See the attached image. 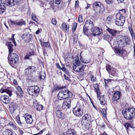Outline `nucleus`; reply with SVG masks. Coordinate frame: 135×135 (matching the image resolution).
<instances>
[{"label":"nucleus","instance_id":"obj_46","mask_svg":"<svg viewBox=\"0 0 135 135\" xmlns=\"http://www.w3.org/2000/svg\"><path fill=\"white\" fill-rule=\"evenodd\" d=\"M106 69L108 72L109 73L111 70V66L109 65H106Z\"/></svg>","mask_w":135,"mask_h":135},{"label":"nucleus","instance_id":"obj_12","mask_svg":"<svg viewBox=\"0 0 135 135\" xmlns=\"http://www.w3.org/2000/svg\"><path fill=\"white\" fill-rule=\"evenodd\" d=\"M26 122L28 124H31L33 122V119L32 116L28 113H26L23 115Z\"/></svg>","mask_w":135,"mask_h":135},{"label":"nucleus","instance_id":"obj_48","mask_svg":"<svg viewBox=\"0 0 135 135\" xmlns=\"http://www.w3.org/2000/svg\"><path fill=\"white\" fill-rule=\"evenodd\" d=\"M106 22L108 24H110L111 22V19L110 17L108 16L106 20Z\"/></svg>","mask_w":135,"mask_h":135},{"label":"nucleus","instance_id":"obj_35","mask_svg":"<svg viewBox=\"0 0 135 135\" xmlns=\"http://www.w3.org/2000/svg\"><path fill=\"white\" fill-rule=\"evenodd\" d=\"M61 27L63 30L64 32H66L69 31V25L68 26L67 25L64 23H62L61 25Z\"/></svg>","mask_w":135,"mask_h":135},{"label":"nucleus","instance_id":"obj_40","mask_svg":"<svg viewBox=\"0 0 135 135\" xmlns=\"http://www.w3.org/2000/svg\"><path fill=\"white\" fill-rule=\"evenodd\" d=\"M31 17L32 20L37 22L38 20L37 18L36 15L35 14L32 13L31 15Z\"/></svg>","mask_w":135,"mask_h":135},{"label":"nucleus","instance_id":"obj_30","mask_svg":"<svg viewBox=\"0 0 135 135\" xmlns=\"http://www.w3.org/2000/svg\"><path fill=\"white\" fill-rule=\"evenodd\" d=\"M66 135H76L75 131L72 129H69L66 132Z\"/></svg>","mask_w":135,"mask_h":135},{"label":"nucleus","instance_id":"obj_52","mask_svg":"<svg viewBox=\"0 0 135 135\" xmlns=\"http://www.w3.org/2000/svg\"><path fill=\"white\" fill-rule=\"evenodd\" d=\"M14 35L13 34V35H12V37L11 38V40L12 41L13 43H14V44L15 46H16V45H15L16 42H15V39H14Z\"/></svg>","mask_w":135,"mask_h":135},{"label":"nucleus","instance_id":"obj_31","mask_svg":"<svg viewBox=\"0 0 135 135\" xmlns=\"http://www.w3.org/2000/svg\"><path fill=\"white\" fill-rule=\"evenodd\" d=\"M33 106L37 111H41L42 110L43 108V106L42 105H39L37 104L36 105L35 104H34V103H33Z\"/></svg>","mask_w":135,"mask_h":135},{"label":"nucleus","instance_id":"obj_57","mask_svg":"<svg viewBox=\"0 0 135 135\" xmlns=\"http://www.w3.org/2000/svg\"><path fill=\"white\" fill-rule=\"evenodd\" d=\"M61 1V0H56L55 1V3L57 4H60Z\"/></svg>","mask_w":135,"mask_h":135},{"label":"nucleus","instance_id":"obj_2","mask_svg":"<svg viewBox=\"0 0 135 135\" xmlns=\"http://www.w3.org/2000/svg\"><path fill=\"white\" fill-rule=\"evenodd\" d=\"M93 8L95 12L98 14H102L105 8L103 5L99 2H95L93 4Z\"/></svg>","mask_w":135,"mask_h":135},{"label":"nucleus","instance_id":"obj_23","mask_svg":"<svg viewBox=\"0 0 135 135\" xmlns=\"http://www.w3.org/2000/svg\"><path fill=\"white\" fill-rule=\"evenodd\" d=\"M47 2L46 3V6L49 5L48 8L51 7L53 9H54V0H47Z\"/></svg>","mask_w":135,"mask_h":135},{"label":"nucleus","instance_id":"obj_64","mask_svg":"<svg viewBox=\"0 0 135 135\" xmlns=\"http://www.w3.org/2000/svg\"><path fill=\"white\" fill-rule=\"evenodd\" d=\"M133 49H134V57H135V44H134V45L133 47Z\"/></svg>","mask_w":135,"mask_h":135},{"label":"nucleus","instance_id":"obj_28","mask_svg":"<svg viewBox=\"0 0 135 135\" xmlns=\"http://www.w3.org/2000/svg\"><path fill=\"white\" fill-rule=\"evenodd\" d=\"M5 4L9 7H12L15 6L13 0H5Z\"/></svg>","mask_w":135,"mask_h":135},{"label":"nucleus","instance_id":"obj_37","mask_svg":"<svg viewBox=\"0 0 135 135\" xmlns=\"http://www.w3.org/2000/svg\"><path fill=\"white\" fill-rule=\"evenodd\" d=\"M81 64V63L79 60L78 56H75V59L74 61V63L73 64V65H80Z\"/></svg>","mask_w":135,"mask_h":135},{"label":"nucleus","instance_id":"obj_7","mask_svg":"<svg viewBox=\"0 0 135 135\" xmlns=\"http://www.w3.org/2000/svg\"><path fill=\"white\" fill-rule=\"evenodd\" d=\"M115 17V24L119 26H123L125 22V17L122 15L120 12L116 15Z\"/></svg>","mask_w":135,"mask_h":135},{"label":"nucleus","instance_id":"obj_29","mask_svg":"<svg viewBox=\"0 0 135 135\" xmlns=\"http://www.w3.org/2000/svg\"><path fill=\"white\" fill-rule=\"evenodd\" d=\"M57 97L59 100H62L63 99H66L65 95L61 90L59 93L57 95Z\"/></svg>","mask_w":135,"mask_h":135},{"label":"nucleus","instance_id":"obj_6","mask_svg":"<svg viewBox=\"0 0 135 135\" xmlns=\"http://www.w3.org/2000/svg\"><path fill=\"white\" fill-rule=\"evenodd\" d=\"M128 39L127 36H119L117 38V41L120 47H124L128 44Z\"/></svg>","mask_w":135,"mask_h":135},{"label":"nucleus","instance_id":"obj_25","mask_svg":"<svg viewBox=\"0 0 135 135\" xmlns=\"http://www.w3.org/2000/svg\"><path fill=\"white\" fill-rule=\"evenodd\" d=\"M5 4L2 2V0H0V14L2 13L6 10Z\"/></svg>","mask_w":135,"mask_h":135},{"label":"nucleus","instance_id":"obj_10","mask_svg":"<svg viewBox=\"0 0 135 135\" xmlns=\"http://www.w3.org/2000/svg\"><path fill=\"white\" fill-rule=\"evenodd\" d=\"M11 22L12 24L20 27H21L23 25H26L25 22L22 19L15 21H11Z\"/></svg>","mask_w":135,"mask_h":135},{"label":"nucleus","instance_id":"obj_43","mask_svg":"<svg viewBox=\"0 0 135 135\" xmlns=\"http://www.w3.org/2000/svg\"><path fill=\"white\" fill-rule=\"evenodd\" d=\"M12 107L13 110H15L17 109L18 105L15 103H13L12 104Z\"/></svg>","mask_w":135,"mask_h":135},{"label":"nucleus","instance_id":"obj_39","mask_svg":"<svg viewBox=\"0 0 135 135\" xmlns=\"http://www.w3.org/2000/svg\"><path fill=\"white\" fill-rule=\"evenodd\" d=\"M4 134L5 135H13V133L10 130L6 129L4 132Z\"/></svg>","mask_w":135,"mask_h":135},{"label":"nucleus","instance_id":"obj_1","mask_svg":"<svg viewBox=\"0 0 135 135\" xmlns=\"http://www.w3.org/2000/svg\"><path fill=\"white\" fill-rule=\"evenodd\" d=\"M122 112L124 117L126 119L131 120L135 118V109L134 108L126 109Z\"/></svg>","mask_w":135,"mask_h":135},{"label":"nucleus","instance_id":"obj_38","mask_svg":"<svg viewBox=\"0 0 135 135\" xmlns=\"http://www.w3.org/2000/svg\"><path fill=\"white\" fill-rule=\"evenodd\" d=\"M117 53L120 56H122L123 53V51L122 48H117L115 49Z\"/></svg>","mask_w":135,"mask_h":135},{"label":"nucleus","instance_id":"obj_49","mask_svg":"<svg viewBox=\"0 0 135 135\" xmlns=\"http://www.w3.org/2000/svg\"><path fill=\"white\" fill-rule=\"evenodd\" d=\"M101 113L103 115H104L105 116L107 113V111L106 109H103L101 111Z\"/></svg>","mask_w":135,"mask_h":135},{"label":"nucleus","instance_id":"obj_32","mask_svg":"<svg viewBox=\"0 0 135 135\" xmlns=\"http://www.w3.org/2000/svg\"><path fill=\"white\" fill-rule=\"evenodd\" d=\"M46 76V74L45 73L41 71L39 73L38 77L41 80L44 79Z\"/></svg>","mask_w":135,"mask_h":135},{"label":"nucleus","instance_id":"obj_47","mask_svg":"<svg viewBox=\"0 0 135 135\" xmlns=\"http://www.w3.org/2000/svg\"><path fill=\"white\" fill-rule=\"evenodd\" d=\"M106 3L108 4H111L114 2V0H105Z\"/></svg>","mask_w":135,"mask_h":135},{"label":"nucleus","instance_id":"obj_50","mask_svg":"<svg viewBox=\"0 0 135 135\" xmlns=\"http://www.w3.org/2000/svg\"><path fill=\"white\" fill-rule=\"evenodd\" d=\"M78 22L80 23H82L83 21L82 17L81 15H79L78 18Z\"/></svg>","mask_w":135,"mask_h":135},{"label":"nucleus","instance_id":"obj_33","mask_svg":"<svg viewBox=\"0 0 135 135\" xmlns=\"http://www.w3.org/2000/svg\"><path fill=\"white\" fill-rule=\"evenodd\" d=\"M8 46V49L9 50V53H10L13 51V45L12 44L11 42H9L7 43Z\"/></svg>","mask_w":135,"mask_h":135},{"label":"nucleus","instance_id":"obj_34","mask_svg":"<svg viewBox=\"0 0 135 135\" xmlns=\"http://www.w3.org/2000/svg\"><path fill=\"white\" fill-rule=\"evenodd\" d=\"M98 99H99V101L101 104L104 105L106 103V101L105 100V98L104 97L103 95H101L100 98Z\"/></svg>","mask_w":135,"mask_h":135},{"label":"nucleus","instance_id":"obj_3","mask_svg":"<svg viewBox=\"0 0 135 135\" xmlns=\"http://www.w3.org/2000/svg\"><path fill=\"white\" fill-rule=\"evenodd\" d=\"M8 61L9 64L13 67L18 62L19 60L18 56L15 53H9L8 57Z\"/></svg>","mask_w":135,"mask_h":135},{"label":"nucleus","instance_id":"obj_16","mask_svg":"<svg viewBox=\"0 0 135 135\" xmlns=\"http://www.w3.org/2000/svg\"><path fill=\"white\" fill-rule=\"evenodd\" d=\"M71 100L69 98H66L64 100L63 103V108L66 106L68 108H69L71 107Z\"/></svg>","mask_w":135,"mask_h":135},{"label":"nucleus","instance_id":"obj_51","mask_svg":"<svg viewBox=\"0 0 135 135\" xmlns=\"http://www.w3.org/2000/svg\"><path fill=\"white\" fill-rule=\"evenodd\" d=\"M110 37L107 34H105L103 36V38L105 40L109 38Z\"/></svg>","mask_w":135,"mask_h":135},{"label":"nucleus","instance_id":"obj_58","mask_svg":"<svg viewBox=\"0 0 135 135\" xmlns=\"http://www.w3.org/2000/svg\"><path fill=\"white\" fill-rule=\"evenodd\" d=\"M89 62V61L88 60L83 59V60L81 62L84 64H86L88 63Z\"/></svg>","mask_w":135,"mask_h":135},{"label":"nucleus","instance_id":"obj_63","mask_svg":"<svg viewBox=\"0 0 135 135\" xmlns=\"http://www.w3.org/2000/svg\"><path fill=\"white\" fill-rule=\"evenodd\" d=\"M0 92L1 93H3L4 92H5V89H3L2 88L0 90Z\"/></svg>","mask_w":135,"mask_h":135},{"label":"nucleus","instance_id":"obj_4","mask_svg":"<svg viewBox=\"0 0 135 135\" xmlns=\"http://www.w3.org/2000/svg\"><path fill=\"white\" fill-rule=\"evenodd\" d=\"M29 94L33 96H36L38 95L40 91L39 87L37 86H32L27 89Z\"/></svg>","mask_w":135,"mask_h":135},{"label":"nucleus","instance_id":"obj_18","mask_svg":"<svg viewBox=\"0 0 135 135\" xmlns=\"http://www.w3.org/2000/svg\"><path fill=\"white\" fill-rule=\"evenodd\" d=\"M1 100L3 103L6 104H8L10 102L9 98L6 95H2Z\"/></svg>","mask_w":135,"mask_h":135},{"label":"nucleus","instance_id":"obj_13","mask_svg":"<svg viewBox=\"0 0 135 135\" xmlns=\"http://www.w3.org/2000/svg\"><path fill=\"white\" fill-rule=\"evenodd\" d=\"M35 67L33 66H30L25 69V74L26 75H29L35 70Z\"/></svg>","mask_w":135,"mask_h":135},{"label":"nucleus","instance_id":"obj_8","mask_svg":"<svg viewBox=\"0 0 135 135\" xmlns=\"http://www.w3.org/2000/svg\"><path fill=\"white\" fill-rule=\"evenodd\" d=\"M86 66V65H82L81 64L80 65H73V69L74 71L81 73L84 70V68Z\"/></svg>","mask_w":135,"mask_h":135},{"label":"nucleus","instance_id":"obj_42","mask_svg":"<svg viewBox=\"0 0 135 135\" xmlns=\"http://www.w3.org/2000/svg\"><path fill=\"white\" fill-rule=\"evenodd\" d=\"M128 28L129 29L130 33H131V35L132 36V37H134V33L133 31L132 28L131 27L129 26L128 27Z\"/></svg>","mask_w":135,"mask_h":135},{"label":"nucleus","instance_id":"obj_44","mask_svg":"<svg viewBox=\"0 0 135 135\" xmlns=\"http://www.w3.org/2000/svg\"><path fill=\"white\" fill-rule=\"evenodd\" d=\"M9 124L13 129H16L17 128V127L14 124L10 122L9 123Z\"/></svg>","mask_w":135,"mask_h":135},{"label":"nucleus","instance_id":"obj_55","mask_svg":"<svg viewBox=\"0 0 135 135\" xmlns=\"http://www.w3.org/2000/svg\"><path fill=\"white\" fill-rule=\"evenodd\" d=\"M91 80V81L94 82L95 81L96 78L94 77V76L91 75L90 76Z\"/></svg>","mask_w":135,"mask_h":135},{"label":"nucleus","instance_id":"obj_62","mask_svg":"<svg viewBox=\"0 0 135 135\" xmlns=\"http://www.w3.org/2000/svg\"><path fill=\"white\" fill-rule=\"evenodd\" d=\"M17 122L20 126H22V123L20 120L17 121Z\"/></svg>","mask_w":135,"mask_h":135},{"label":"nucleus","instance_id":"obj_22","mask_svg":"<svg viewBox=\"0 0 135 135\" xmlns=\"http://www.w3.org/2000/svg\"><path fill=\"white\" fill-rule=\"evenodd\" d=\"M106 30L113 36H115L118 33L117 31L114 29L108 28Z\"/></svg>","mask_w":135,"mask_h":135},{"label":"nucleus","instance_id":"obj_36","mask_svg":"<svg viewBox=\"0 0 135 135\" xmlns=\"http://www.w3.org/2000/svg\"><path fill=\"white\" fill-rule=\"evenodd\" d=\"M75 107L77 108V109L78 108L79 109H80L83 112L84 107L83 104L77 103L76 106Z\"/></svg>","mask_w":135,"mask_h":135},{"label":"nucleus","instance_id":"obj_17","mask_svg":"<svg viewBox=\"0 0 135 135\" xmlns=\"http://www.w3.org/2000/svg\"><path fill=\"white\" fill-rule=\"evenodd\" d=\"M61 90L65 95L66 98H70L72 97V93L68 89H62Z\"/></svg>","mask_w":135,"mask_h":135},{"label":"nucleus","instance_id":"obj_11","mask_svg":"<svg viewBox=\"0 0 135 135\" xmlns=\"http://www.w3.org/2000/svg\"><path fill=\"white\" fill-rule=\"evenodd\" d=\"M120 92L118 91L114 93L112 99L113 103H115L117 102L120 98Z\"/></svg>","mask_w":135,"mask_h":135},{"label":"nucleus","instance_id":"obj_19","mask_svg":"<svg viewBox=\"0 0 135 135\" xmlns=\"http://www.w3.org/2000/svg\"><path fill=\"white\" fill-rule=\"evenodd\" d=\"M21 37L26 42H28L31 41L30 35L26 33L23 34Z\"/></svg>","mask_w":135,"mask_h":135},{"label":"nucleus","instance_id":"obj_9","mask_svg":"<svg viewBox=\"0 0 135 135\" xmlns=\"http://www.w3.org/2000/svg\"><path fill=\"white\" fill-rule=\"evenodd\" d=\"M92 32V35L95 36L97 35H100L102 32V29L96 27H94L91 30Z\"/></svg>","mask_w":135,"mask_h":135},{"label":"nucleus","instance_id":"obj_27","mask_svg":"<svg viewBox=\"0 0 135 135\" xmlns=\"http://www.w3.org/2000/svg\"><path fill=\"white\" fill-rule=\"evenodd\" d=\"M91 119L90 116L89 114H87L84 115L82 117V120L86 122L87 121H90Z\"/></svg>","mask_w":135,"mask_h":135},{"label":"nucleus","instance_id":"obj_60","mask_svg":"<svg viewBox=\"0 0 135 135\" xmlns=\"http://www.w3.org/2000/svg\"><path fill=\"white\" fill-rule=\"evenodd\" d=\"M64 78L65 79L67 80H69V79H70L68 77V76H67L65 74H64Z\"/></svg>","mask_w":135,"mask_h":135},{"label":"nucleus","instance_id":"obj_53","mask_svg":"<svg viewBox=\"0 0 135 135\" xmlns=\"http://www.w3.org/2000/svg\"><path fill=\"white\" fill-rule=\"evenodd\" d=\"M51 23L54 25H56V24L57 21L55 19H52L51 20Z\"/></svg>","mask_w":135,"mask_h":135},{"label":"nucleus","instance_id":"obj_56","mask_svg":"<svg viewBox=\"0 0 135 135\" xmlns=\"http://www.w3.org/2000/svg\"><path fill=\"white\" fill-rule=\"evenodd\" d=\"M31 55H30V54H27V55H26L25 57V59H29V57L31 56Z\"/></svg>","mask_w":135,"mask_h":135},{"label":"nucleus","instance_id":"obj_15","mask_svg":"<svg viewBox=\"0 0 135 135\" xmlns=\"http://www.w3.org/2000/svg\"><path fill=\"white\" fill-rule=\"evenodd\" d=\"M37 77L35 75H32L28 76V79L29 83L33 84L37 81Z\"/></svg>","mask_w":135,"mask_h":135},{"label":"nucleus","instance_id":"obj_41","mask_svg":"<svg viewBox=\"0 0 135 135\" xmlns=\"http://www.w3.org/2000/svg\"><path fill=\"white\" fill-rule=\"evenodd\" d=\"M5 93H6L7 94H8V95H9V96L10 97H11L12 94L11 93L12 91L11 90H10V88H8L7 89H5Z\"/></svg>","mask_w":135,"mask_h":135},{"label":"nucleus","instance_id":"obj_14","mask_svg":"<svg viewBox=\"0 0 135 135\" xmlns=\"http://www.w3.org/2000/svg\"><path fill=\"white\" fill-rule=\"evenodd\" d=\"M73 113L74 115L78 117H81L83 114V112L77 108L74 107L73 110Z\"/></svg>","mask_w":135,"mask_h":135},{"label":"nucleus","instance_id":"obj_21","mask_svg":"<svg viewBox=\"0 0 135 135\" xmlns=\"http://www.w3.org/2000/svg\"><path fill=\"white\" fill-rule=\"evenodd\" d=\"M57 117L59 119H63L64 118V115L62 112L59 110H57L56 111Z\"/></svg>","mask_w":135,"mask_h":135},{"label":"nucleus","instance_id":"obj_20","mask_svg":"<svg viewBox=\"0 0 135 135\" xmlns=\"http://www.w3.org/2000/svg\"><path fill=\"white\" fill-rule=\"evenodd\" d=\"M17 91H16V93L18 98L22 97H23V92L22 89L19 86L17 88Z\"/></svg>","mask_w":135,"mask_h":135},{"label":"nucleus","instance_id":"obj_61","mask_svg":"<svg viewBox=\"0 0 135 135\" xmlns=\"http://www.w3.org/2000/svg\"><path fill=\"white\" fill-rule=\"evenodd\" d=\"M56 68L58 69H61V68L60 67V66L59 65V64L58 63H56Z\"/></svg>","mask_w":135,"mask_h":135},{"label":"nucleus","instance_id":"obj_54","mask_svg":"<svg viewBox=\"0 0 135 135\" xmlns=\"http://www.w3.org/2000/svg\"><path fill=\"white\" fill-rule=\"evenodd\" d=\"M125 126L127 130L128 129V127L130 126V123H126Z\"/></svg>","mask_w":135,"mask_h":135},{"label":"nucleus","instance_id":"obj_59","mask_svg":"<svg viewBox=\"0 0 135 135\" xmlns=\"http://www.w3.org/2000/svg\"><path fill=\"white\" fill-rule=\"evenodd\" d=\"M62 71H65L66 70V69L64 67V65H62V67L61 68V69Z\"/></svg>","mask_w":135,"mask_h":135},{"label":"nucleus","instance_id":"obj_26","mask_svg":"<svg viewBox=\"0 0 135 135\" xmlns=\"http://www.w3.org/2000/svg\"><path fill=\"white\" fill-rule=\"evenodd\" d=\"M40 44L41 46L43 47H46L47 48H50L51 46L49 42H44L42 41L41 40H40Z\"/></svg>","mask_w":135,"mask_h":135},{"label":"nucleus","instance_id":"obj_45","mask_svg":"<svg viewBox=\"0 0 135 135\" xmlns=\"http://www.w3.org/2000/svg\"><path fill=\"white\" fill-rule=\"evenodd\" d=\"M113 80L111 79H108V80H106L105 79V87L107 86L108 84L109 83H110L112 81H113Z\"/></svg>","mask_w":135,"mask_h":135},{"label":"nucleus","instance_id":"obj_24","mask_svg":"<svg viewBox=\"0 0 135 135\" xmlns=\"http://www.w3.org/2000/svg\"><path fill=\"white\" fill-rule=\"evenodd\" d=\"M94 88L95 91L96 92L98 98L100 97L101 94L99 89V86L97 84H95L94 85Z\"/></svg>","mask_w":135,"mask_h":135},{"label":"nucleus","instance_id":"obj_5","mask_svg":"<svg viewBox=\"0 0 135 135\" xmlns=\"http://www.w3.org/2000/svg\"><path fill=\"white\" fill-rule=\"evenodd\" d=\"M94 27V24L93 22L89 20H87L83 28V32L84 34L86 35H88V30L89 29L91 31Z\"/></svg>","mask_w":135,"mask_h":135}]
</instances>
